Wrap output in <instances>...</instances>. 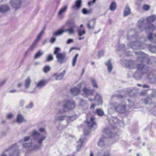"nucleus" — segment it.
Wrapping results in <instances>:
<instances>
[{"instance_id":"1","label":"nucleus","mask_w":156,"mask_h":156,"mask_svg":"<svg viewBox=\"0 0 156 156\" xmlns=\"http://www.w3.org/2000/svg\"><path fill=\"white\" fill-rule=\"evenodd\" d=\"M156 19V16L152 15L147 18L148 24L145 25L144 20H140L138 21V27L140 31H142L144 29L146 32L149 34L147 35L148 39L152 42L156 43V35L152 33V32L155 29V27L152 24L149 23L154 22Z\"/></svg>"},{"instance_id":"2","label":"nucleus","mask_w":156,"mask_h":156,"mask_svg":"<svg viewBox=\"0 0 156 156\" xmlns=\"http://www.w3.org/2000/svg\"><path fill=\"white\" fill-rule=\"evenodd\" d=\"M34 142L32 143H25L23 145V147L27 148L30 150H35L40 148L43 141L46 139V137L41 136L35 130L32 131V135Z\"/></svg>"},{"instance_id":"3","label":"nucleus","mask_w":156,"mask_h":156,"mask_svg":"<svg viewBox=\"0 0 156 156\" xmlns=\"http://www.w3.org/2000/svg\"><path fill=\"white\" fill-rule=\"evenodd\" d=\"M61 49L59 48L55 47L54 54L55 55L57 62L60 64L65 63L67 60L66 54L65 52L60 53Z\"/></svg>"},{"instance_id":"4","label":"nucleus","mask_w":156,"mask_h":156,"mask_svg":"<svg viewBox=\"0 0 156 156\" xmlns=\"http://www.w3.org/2000/svg\"><path fill=\"white\" fill-rule=\"evenodd\" d=\"M126 104L124 101L116 103L110 105V107L117 112L124 113L126 111Z\"/></svg>"},{"instance_id":"5","label":"nucleus","mask_w":156,"mask_h":156,"mask_svg":"<svg viewBox=\"0 0 156 156\" xmlns=\"http://www.w3.org/2000/svg\"><path fill=\"white\" fill-rule=\"evenodd\" d=\"M144 65L143 64H138L137 65V70L133 74V76L136 80L140 79L143 75L146 73L144 68Z\"/></svg>"},{"instance_id":"6","label":"nucleus","mask_w":156,"mask_h":156,"mask_svg":"<svg viewBox=\"0 0 156 156\" xmlns=\"http://www.w3.org/2000/svg\"><path fill=\"white\" fill-rule=\"evenodd\" d=\"M66 24L69 25V27L68 29L65 30V32H67L69 35H73L76 32L75 29L76 28V25L74 22L72 20L69 21L67 22Z\"/></svg>"},{"instance_id":"7","label":"nucleus","mask_w":156,"mask_h":156,"mask_svg":"<svg viewBox=\"0 0 156 156\" xmlns=\"http://www.w3.org/2000/svg\"><path fill=\"white\" fill-rule=\"evenodd\" d=\"M138 55V60L140 62H145L147 64H149L150 59L148 56L141 52L136 53Z\"/></svg>"},{"instance_id":"8","label":"nucleus","mask_w":156,"mask_h":156,"mask_svg":"<svg viewBox=\"0 0 156 156\" xmlns=\"http://www.w3.org/2000/svg\"><path fill=\"white\" fill-rule=\"evenodd\" d=\"M63 106L64 108L71 109L75 108L76 105L74 101L71 100H64Z\"/></svg>"},{"instance_id":"9","label":"nucleus","mask_w":156,"mask_h":156,"mask_svg":"<svg viewBox=\"0 0 156 156\" xmlns=\"http://www.w3.org/2000/svg\"><path fill=\"white\" fill-rule=\"evenodd\" d=\"M85 85V83L82 82L80 83L77 87H75L72 88L70 92L73 96H76L78 95L80 92V88L83 85Z\"/></svg>"},{"instance_id":"10","label":"nucleus","mask_w":156,"mask_h":156,"mask_svg":"<svg viewBox=\"0 0 156 156\" xmlns=\"http://www.w3.org/2000/svg\"><path fill=\"white\" fill-rule=\"evenodd\" d=\"M66 119L67 122H70L71 121H73L75 119V117L74 116H67L66 115H59L57 116L55 119L58 121H62Z\"/></svg>"},{"instance_id":"11","label":"nucleus","mask_w":156,"mask_h":156,"mask_svg":"<svg viewBox=\"0 0 156 156\" xmlns=\"http://www.w3.org/2000/svg\"><path fill=\"white\" fill-rule=\"evenodd\" d=\"M146 45L143 43L133 42L131 44V47L133 49H144Z\"/></svg>"},{"instance_id":"12","label":"nucleus","mask_w":156,"mask_h":156,"mask_svg":"<svg viewBox=\"0 0 156 156\" xmlns=\"http://www.w3.org/2000/svg\"><path fill=\"white\" fill-rule=\"evenodd\" d=\"M95 119L93 117H87L86 122L87 126L89 128H92L93 126L96 125L94 122Z\"/></svg>"},{"instance_id":"13","label":"nucleus","mask_w":156,"mask_h":156,"mask_svg":"<svg viewBox=\"0 0 156 156\" xmlns=\"http://www.w3.org/2000/svg\"><path fill=\"white\" fill-rule=\"evenodd\" d=\"M94 90L93 89H89L84 87L83 90V95L85 97H87L93 94Z\"/></svg>"},{"instance_id":"14","label":"nucleus","mask_w":156,"mask_h":156,"mask_svg":"<svg viewBox=\"0 0 156 156\" xmlns=\"http://www.w3.org/2000/svg\"><path fill=\"white\" fill-rule=\"evenodd\" d=\"M12 151V149H9L6 150L3 153L1 156H17L18 155V151H14L13 154H11V153Z\"/></svg>"},{"instance_id":"15","label":"nucleus","mask_w":156,"mask_h":156,"mask_svg":"<svg viewBox=\"0 0 156 156\" xmlns=\"http://www.w3.org/2000/svg\"><path fill=\"white\" fill-rule=\"evenodd\" d=\"M10 3L14 8L17 9L20 7L21 1L20 0H12Z\"/></svg>"},{"instance_id":"16","label":"nucleus","mask_w":156,"mask_h":156,"mask_svg":"<svg viewBox=\"0 0 156 156\" xmlns=\"http://www.w3.org/2000/svg\"><path fill=\"white\" fill-rule=\"evenodd\" d=\"M68 5H66L62 7L59 10L58 15L59 18L60 19H62L63 17L62 16V14L65 12L67 9Z\"/></svg>"},{"instance_id":"17","label":"nucleus","mask_w":156,"mask_h":156,"mask_svg":"<svg viewBox=\"0 0 156 156\" xmlns=\"http://www.w3.org/2000/svg\"><path fill=\"white\" fill-rule=\"evenodd\" d=\"M103 132L104 133L103 136H105V137L107 136L111 137L113 136V134L112 133L110 130L108 128H106L103 129Z\"/></svg>"},{"instance_id":"18","label":"nucleus","mask_w":156,"mask_h":156,"mask_svg":"<svg viewBox=\"0 0 156 156\" xmlns=\"http://www.w3.org/2000/svg\"><path fill=\"white\" fill-rule=\"evenodd\" d=\"M106 137L103 136H102L101 138H99V140L98 142V146L101 147H102L105 146V145Z\"/></svg>"},{"instance_id":"19","label":"nucleus","mask_w":156,"mask_h":156,"mask_svg":"<svg viewBox=\"0 0 156 156\" xmlns=\"http://www.w3.org/2000/svg\"><path fill=\"white\" fill-rule=\"evenodd\" d=\"M95 20L94 19L91 20L87 23V27L89 29H93L95 27Z\"/></svg>"},{"instance_id":"20","label":"nucleus","mask_w":156,"mask_h":156,"mask_svg":"<svg viewBox=\"0 0 156 156\" xmlns=\"http://www.w3.org/2000/svg\"><path fill=\"white\" fill-rule=\"evenodd\" d=\"M66 71L64 70L60 74L58 73H55L53 76L56 77L55 80H61L62 79Z\"/></svg>"},{"instance_id":"21","label":"nucleus","mask_w":156,"mask_h":156,"mask_svg":"<svg viewBox=\"0 0 156 156\" xmlns=\"http://www.w3.org/2000/svg\"><path fill=\"white\" fill-rule=\"evenodd\" d=\"M81 0H77L75 2L74 5L72 6V9L77 10L79 9L81 7Z\"/></svg>"},{"instance_id":"22","label":"nucleus","mask_w":156,"mask_h":156,"mask_svg":"<svg viewBox=\"0 0 156 156\" xmlns=\"http://www.w3.org/2000/svg\"><path fill=\"white\" fill-rule=\"evenodd\" d=\"M9 7L7 5H2L0 6V12L4 13L9 11Z\"/></svg>"},{"instance_id":"23","label":"nucleus","mask_w":156,"mask_h":156,"mask_svg":"<svg viewBox=\"0 0 156 156\" xmlns=\"http://www.w3.org/2000/svg\"><path fill=\"white\" fill-rule=\"evenodd\" d=\"M111 61V59H109L105 63V65L107 66V69L109 73H110L112 71L113 68Z\"/></svg>"},{"instance_id":"24","label":"nucleus","mask_w":156,"mask_h":156,"mask_svg":"<svg viewBox=\"0 0 156 156\" xmlns=\"http://www.w3.org/2000/svg\"><path fill=\"white\" fill-rule=\"evenodd\" d=\"M31 83V79L30 78L28 77L24 81V87L26 89L28 88L30 85Z\"/></svg>"},{"instance_id":"25","label":"nucleus","mask_w":156,"mask_h":156,"mask_svg":"<svg viewBox=\"0 0 156 156\" xmlns=\"http://www.w3.org/2000/svg\"><path fill=\"white\" fill-rule=\"evenodd\" d=\"M65 32V30L63 28H61L57 31L54 32L53 33V35L54 36H58L62 35Z\"/></svg>"},{"instance_id":"26","label":"nucleus","mask_w":156,"mask_h":156,"mask_svg":"<svg viewBox=\"0 0 156 156\" xmlns=\"http://www.w3.org/2000/svg\"><path fill=\"white\" fill-rule=\"evenodd\" d=\"M47 83V81L46 80H41L38 82L36 83V86L37 87L41 88L45 86Z\"/></svg>"},{"instance_id":"27","label":"nucleus","mask_w":156,"mask_h":156,"mask_svg":"<svg viewBox=\"0 0 156 156\" xmlns=\"http://www.w3.org/2000/svg\"><path fill=\"white\" fill-rule=\"evenodd\" d=\"M130 12L131 10L130 8L128 5H126L124 11V16H127L128 15L130 14Z\"/></svg>"},{"instance_id":"28","label":"nucleus","mask_w":156,"mask_h":156,"mask_svg":"<svg viewBox=\"0 0 156 156\" xmlns=\"http://www.w3.org/2000/svg\"><path fill=\"white\" fill-rule=\"evenodd\" d=\"M95 100L97 102L98 105L102 104V101L101 99V96L98 94L96 95L95 97Z\"/></svg>"},{"instance_id":"29","label":"nucleus","mask_w":156,"mask_h":156,"mask_svg":"<svg viewBox=\"0 0 156 156\" xmlns=\"http://www.w3.org/2000/svg\"><path fill=\"white\" fill-rule=\"evenodd\" d=\"M38 41L35 39L33 42V44L29 48L28 50L30 51H33L36 47L38 42Z\"/></svg>"},{"instance_id":"30","label":"nucleus","mask_w":156,"mask_h":156,"mask_svg":"<svg viewBox=\"0 0 156 156\" xmlns=\"http://www.w3.org/2000/svg\"><path fill=\"white\" fill-rule=\"evenodd\" d=\"M16 120L17 122L19 123L23 122L26 121L23 116L20 114L17 115Z\"/></svg>"},{"instance_id":"31","label":"nucleus","mask_w":156,"mask_h":156,"mask_svg":"<svg viewBox=\"0 0 156 156\" xmlns=\"http://www.w3.org/2000/svg\"><path fill=\"white\" fill-rule=\"evenodd\" d=\"M83 141L84 139L83 138H81L80 139L79 141L78 142V144L77 147V151H79L80 150V149L82 145V144Z\"/></svg>"},{"instance_id":"32","label":"nucleus","mask_w":156,"mask_h":156,"mask_svg":"<svg viewBox=\"0 0 156 156\" xmlns=\"http://www.w3.org/2000/svg\"><path fill=\"white\" fill-rule=\"evenodd\" d=\"M147 78L150 80H156V75L153 72H151L148 74Z\"/></svg>"},{"instance_id":"33","label":"nucleus","mask_w":156,"mask_h":156,"mask_svg":"<svg viewBox=\"0 0 156 156\" xmlns=\"http://www.w3.org/2000/svg\"><path fill=\"white\" fill-rule=\"evenodd\" d=\"M78 34L79 36H81L82 35H85L86 34V30L84 29L77 30Z\"/></svg>"},{"instance_id":"34","label":"nucleus","mask_w":156,"mask_h":156,"mask_svg":"<svg viewBox=\"0 0 156 156\" xmlns=\"http://www.w3.org/2000/svg\"><path fill=\"white\" fill-rule=\"evenodd\" d=\"M116 7V3L115 2H112L110 6V9L112 11H114Z\"/></svg>"},{"instance_id":"35","label":"nucleus","mask_w":156,"mask_h":156,"mask_svg":"<svg viewBox=\"0 0 156 156\" xmlns=\"http://www.w3.org/2000/svg\"><path fill=\"white\" fill-rule=\"evenodd\" d=\"M96 113L99 116H102L104 115L103 110L101 109H98L96 110Z\"/></svg>"},{"instance_id":"36","label":"nucleus","mask_w":156,"mask_h":156,"mask_svg":"<svg viewBox=\"0 0 156 156\" xmlns=\"http://www.w3.org/2000/svg\"><path fill=\"white\" fill-rule=\"evenodd\" d=\"M148 47L150 51L152 52L156 53V47L155 46H151V45H148Z\"/></svg>"},{"instance_id":"37","label":"nucleus","mask_w":156,"mask_h":156,"mask_svg":"<svg viewBox=\"0 0 156 156\" xmlns=\"http://www.w3.org/2000/svg\"><path fill=\"white\" fill-rule=\"evenodd\" d=\"M78 54H76L73 59L72 64L73 66H75L76 65V62L77 60V58L78 57Z\"/></svg>"},{"instance_id":"38","label":"nucleus","mask_w":156,"mask_h":156,"mask_svg":"<svg viewBox=\"0 0 156 156\" xmlns=\"http://www.w3.org/2000/svg\"><path fill=\"white\" fill-rule=\"evenodd\" d=\"M43 52L41 50H39L35 55L34 57V59H36L39 58L40 56L43 55Z\"/></svg>"},{"instance_id":"39","label":"nucleus","mask_w":156,"mask_h":156,"mask_svg":"<svg viewBox=\"0 0 156 156\" xmlns=\"http://www.w3.org/2000/svg\"><path fill=\"white\" fill-rule=\"evenodd\" d=\"M90 81L93 87H94L98 88V85L95 79H90Z\"/></svg>"},{"instance_id":"40","label":"nucleus","mask_w":156,"mask_h":156,"mask_svg":"<svg viewBox=\"0 0 156 156\" xmlns=\"http://www.w3.org/2000/svg\"><path fill=\"white\" fill-rule=\"evenodd\" d=\"M44 30L43 29L41 31L36 39L39 41L41 40V36L44 34Z\"/></svg>"},{"instance_id":"41","label":"nucleus","mask_w":156,"mask_h":156,"mask_svg":"<svg viewBox=\"0 0 156 156\" xmlns=\"http://www.w3.org/2000/svg\"><path fill=\"white\" fill-rule=\"evenodd\" d=\"M53 57L51 54L48 55L46 57V61L47 62H49L52 61L53 60Z\"/></svg>"},{"instance_id":"42","label":"nucleus","mask_w":156,"mask_h":156,"mask_svg":"<svg viewBox=\"0 0 156 156\" xmlns=\"http://www.w3.org/2000/svg\"><path fill=\"white\" fill-rule=\"evenodd\" d=\"M133 63V62L131 61H126L125 62L126 66L129 67H131L132 66V64Z\"/></svg>"},{"instance_id":"43","label":"nucleus","mask_w":156,"mask_h":156,"mask_svg":"<svg viewBox=\"0 0 156 156\" xmlns=\"http://www.w3.org/2000/svg\"><path fill=\"white\" fill-rule=\"evenodd\" d=\"M51 69L50 67L48 65L45 66L43 69V71L45 73H47L49 72Z\"/></svg>"},{"instance_id":"44","label":"nucleus","mask_w":156,"mask_h":156,"mask_svg":"<svg viewBox=\"0 0 156 156\" xmlns=\"http://www.w3.org/2000/svg\"><path fill=\"white\" fill-rule=\"evenodd\" d=\"M86 104V102L85 101L81 99L80 100L79 105L80 106H83Z\"/></svg>"},{"instance_id":"45","label":"nucleus","mask_w":156,"mask_h":156,"mask_svg":"<svg viewBox=\"0 0 156 156\" xmlns=\"http://www.w3.org/2000/svg\"><path fill=\"white\" fill-rule=\"evenodd\" d=\"M150 7L149 5H145L143 6V9L144 10H148L150 9Z\"/></svg>"},{"instance_id":"46","label":"nucleus","mask_w":156,"mask_h":156,"mask_svg":"<svg viewBox=\"0 0 156 156\" xmlns=\"http://www.w3.org/2000/svg\"><path fill=\"white\" fill-rule=\"evenodd\" d=\"M34 104L33 103L31 102L28 105L26 106V108L28 109L31 108H32Z\"/></svg>"},{"instance_id":"47","label":"nucleus","mask_w":156,"mask_h":156,"mask_svg":"<svg viewBox=\"0 0 156 156\" xmlns=\"http://www.w3.org/2000/svg\"><path fill=\"white\" fill-rule=\"evenodd\" d=\"M133 91V90L130 89H128V90H127L126 91V94H129L130 96H132V94H131V92Z\"/></svg>"},{"instance_id":"48","label":"nucleus","mask_w":156,"mask_h":156,"mask_svg":"<svg viewBox=\"0 0 156 156\" xmlns=\"http://www.w3.org/2000/svg\"><path fill=\"white\" fill-rule=\"evenodd\" d=\"M104 52L103 51H100L98 53V56L99 58H100L101 57L103 56L104 55Z\"/></svg>"},{"instance_id":"49","label":"nucleus","mask_w":156,"mask_h":156,"mask_svg":"<svg viewBox=\"0 0 156 156\" xmlns=\"http://www.w3.org/2000/svg\"><path fill=\"white\" fill-rule=\"evenodd\" d=\"M30 139V136H26L24 138V141L25 142H26L29 141Z\"/></svg>"},{"instance_id":"50","label":"nucleus","mask_w":156,"mask_h":156,"mask_svg":"<svg viewBox=\"0 0 156 156\" xmlns=\"http://www.w3.org/2000/svg\"><path fill=\"white\" fill-rule=\"evenodd\" d=\"M73 42V40L71 39H69L67 41L66 44H70Z\"/></svg>"},{"instance_id":"51","label":"nucleus","mask_w":156,"mask_h":156,"mask_svg":"<svg viewBox=\"0 0 156 156\" xmlns=\"http://www.w3.org/2000/svg\"><path fill=\"white\" fill-rule=\"evenodd\" d=\"M56 40V38L54 37H52L50 40V42L51 43H53L55 42Z\"/></svg>"},{"instance_id":"52","label":"nucleus","mask_w":156,"mask_h":156,"mask_svg":"<svg viewBox=\"0 0 156 156\" xmlns=\"http://www.w3.org/2000/svg\"><path fill=\"white\" fill-rule=\"evenodd\" d=\"M13 116V115L12 113H9L7 115V118L10 119L12 118Z\"/></svg>"},{"instance_id":"53","label":"nucleus","mask_w":156,"mask_h":156,"mask_svg":"<svg viewBox=\"0 0 156 156\" xmlns=\"http://www.w3.org/2000/svg\"><path fill=\"white\" fill-rule=\"evenodd\" d=\"M102 156H110V154L108 152H105Z\"/></svg>"},{"instance_id":"54","label":"nucleus","mask_w":156,"mask_h":156,"mask_svg":"<svg viewBox=\"0 0 156 156\" xmlns=\"http://www.w3.org/2000/svg\"><path fill=\"white\" fill-rule=\"evenodd\" d=\"M24 101L23 100H21L20 101V104L21 106H23L24 104Z\"/></svg>"},{"instance_id":"55","label":"nucleus","mask_w":156,"mask_h":156,"mask_svg":"<svg viewBox=\"0 0 156 156\" xmlns=\"http://www.w3.org/2000/svg\"><path fill=\"white\" fill-rule=\"evenodd\" d=\"M65 111L64 109L60 110L58 112V113L61 114L65 113Z\"/></svg>"},{"instance_id":"56","label":"nucleus","mask_w":156,"mask_h":156,"mask_svg":"<svg viewBox=\"0 0 156 156\" xmlns=\"http://www.w3.org/2000/svg\"><path fill=\"white\" fill-rule=\"evenodd\" d=\"M82 12L84 14H87V10L85 9H83L82 10Z\"/></svg>"},{"instance_id":"57","label":"nucleus","mask_w":156,"mask_h":156,"mask_svg":"<svg viewBox=\"0 0 156 156\" xmlns=\"http://www.w3.org/2000/svg\"><path fill=\"white\" fill-rule=\"evenodd\" d=\"M149 98H147V99H145L144 100V102L146 104H148V101L149 100Z\"/></svg>"},{"instance_id":"58","label":"nucleus","mask_w":156,"mask_h":156,"mask_svg":"<svg viewBox=\"0 0 156 156\" xmlns=\"http://www.w3.org/2000/svg\"><path fill=\"white\" fill-rule=\"evenodd\" d=\"M134 38H135V37L133 36H129V37H127V39L129 40H134Z\"/></svg>"},{"instance_id":"59","label":"nucleus","mask_w":156,"mask_h":156,"mask_svg":"<svg viewBox=\"0 0 156 156\" xmlns=\"http://www.w3.org/2000/svg\"><path fill=\"white\" fill-rule=\"evenodd\" d=\"M5 82H6L5 80H3V81L1 82L0 83V87H1L2 86V85H4L5 83Z\"/></svg>"},{"instance_id":"60","label":"nucleus","mask_w":156,"mask_h":156,"mask_svg":"<svg viewBox=\"0 0 156 156\" xmlns=\"http://www.w3.org/2000/svg\"><path fill=\"white\" fill-rule=\"evenodd\" d=\"M17 92V90H10L9 91V92L10 93H14Z\"/></svg>"},{"instance_id":"61","label":"nucleus","mask_w":156,"mask_h":156,"mask_svg":"<svg viewBox=\"0 0 156 156\" xmlns=\"http://www.w3.org/2000/svg\"><path fill=\"white\" fill-rule=\"evenodd\" d=\"M125 47V45L123 44H122L121 45H120L119 50L122 49V48H123Z\"/></svg>"},{"instance_id":"62","label":"nucleus","mask_w":156,"mask_h":156,"mask_svg":"<svg viewBox=\"0 0 156 156\" xmlns=\"http://www.w3.org/2000/svg\"><path fill=\"white\" fill-rule=\"evenodd\" d=\"M92 12V10L91 9L87 10V14H90Z\"/></svg>"},{"instance_id":"63","label":"nucleus","mask_w":156,"mask_h":156,"mask_svg":"<svg viewBox=\"0 0 156 156\" xmlns=\"http://www.w3.org/2000/svg\"><path fill=\"white\" fill-rule=\"evenodd\" d=\"M89 130H84V133L85 135H87V134H88V133H89Z\"/></svg>"},{"instance_id":"64","label":"nucleus","mask_w":156,"mask_h":156,"mask_svg":"<svg viewBox=\"0 0 156 156\" xmlns=\"http://www.w3.org/2000/svg\"><path fill=\"white\" fill-rule=\"evenodd\" d=\"M45 129L44 128H41L40 129V131L41 132H42L44 131Z\"/></svg>"}]
</instances>
